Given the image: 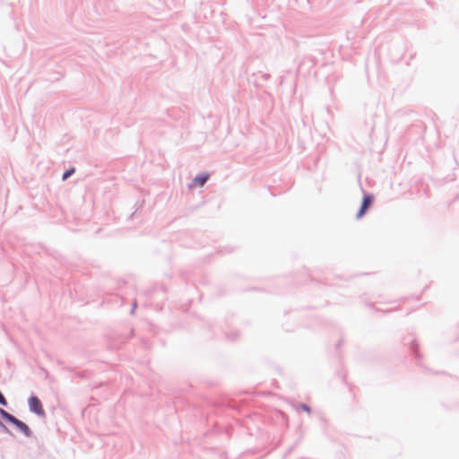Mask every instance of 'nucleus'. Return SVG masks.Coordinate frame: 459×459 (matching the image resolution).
I'll return each instance as SVG.
<instances>
[{"mask_svg":"<svg viewBox=\"0 0 459 459\" xmlns=\"http://www.w3.org/2000/svg\"><path fill=\"white\" fill-rule=\"evenodd\" d=\"M0 414L4 420L16 426V428H18L25 436L29 437L30 435V429L24 422L16 419L14 416L3 409H0Z\"/></svg>","mask_w":459,"mask_h":459,"instance_id":"1","label":"nucleus"},{"mask_svg":"<svg viewBox=\"0 0 459 459\" xmlns=\"http://www.w3.org/2000/svg\"><path fill=\"white\" fill-rule=\"evenodd\" d=\"M74 172V169H71L67 171H65L63 175V179H66L68 177H70Z\"/></svg>","mask_w":459,"mask_h":459,"instance_id":"5","label":"nucleus"},{"mask_svg":"<svg viewBox=\"0 0 459 459\" xmlns=\"http://www.w3.org/2000/svg\"><path fill=\"white\" fill-rule=\"evenodd\" d=\"M299 408H300L301 410H303V411H307V413H309V412H310V409H309V407H308L307 405H306V404H301V405L299 406Z\"/></svg>","mask_w":459,"mask_h":459,"instance_id":"6","label":"nucleus"},{"mask_svg":"<svg viewBox=\"0 0 459 459\" xmlns=\"http://www.w3.org/2000/svg\"><path fill=\"white\" fill-rule=\"evenodd\" d=\"M209 178V174L207 173H203V174H200V175H197L193 180H192V183L190 185V187L191 188H195V187H201L203 186L205 182L208 180Z\"/></svg>","mask_w":459,"mask_h":459,"instance_id":"4","label":"nucleus"},{"mask_svg":"<svg viewBox=\"0 0 459 459\" xmlns=\"http://www.w3.org/2000/svg\"><path fill=\"white\" fill-rule=\"evenodd\" d=\"M372 203H373V197L371 195H366L363 197L361 207H360L359 212L357 213L358 219H360L365 214L367 210L371 206Z\"/></svg>","mask_w":459,"mask_h":459,"instance_id":"3","label":"nucleus"},{"mask_svg":"<svg viewBox=\"0 0 459 459\" xmlns=\"http://www.w3.org/2000/svg\"><path fill=\"white\" fill-rule=\"evenodd\" d=\"M29 407L30 410L39 416H43L45 414L44 409L42 407L41 402L36 396H31L29 399Z\"/></svg>","mask_w":459,"mask_h":459,"instance_id":"2","label":"nucleus"}]
</instances>
